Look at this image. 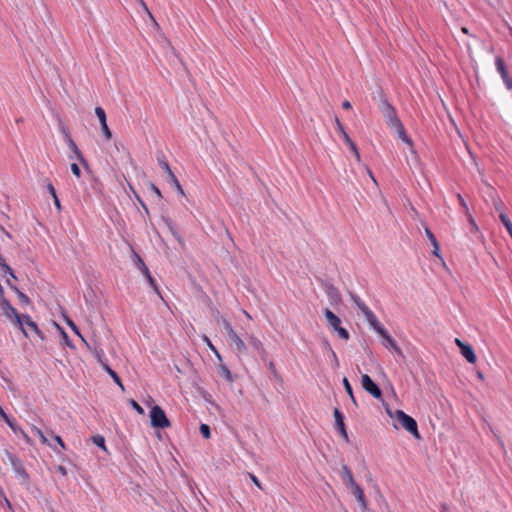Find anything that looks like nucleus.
<instances>
[{"instance_id":"f257e3e1","label":"nucleus","mask_w":512,"mask_h":512,"mask_svg":"<svg viewBox=\"0 0 512 512\" xmlns=\"http://www.w3.org/2000/svg\"><path fill=\"white\" fill-rule=\"evenodd\" d=\"M386 412L392 419H395L402 428L411 433L415 438H420L417 423L411 416L407 415L402 410L393 411L389 407H386Z\"/></svg>"},{"instance_id":"f03ea898","label":"nucleus","mask_w":512,"mask_h":512,"mask_svg":"<svg viewBox=\"0 0 512 512\" xmlns=\"http://www.w3.org/2000/svg\"><path fill=\"white\" fill-rule=\"evenodd\" d=\"M0 308L3 314L15 325L19 327V329L23 332L26 337H29L30 334L26 328H23V318L17 310L9 303V301L1 297L0 299Z\"/></svg>"},{"instance_id":"7ed1b4c3","label":"nucleus","mask_w":512,"mask_h":512,"mask_svg":"<svg viewBox=\"0 0 512 512\" xmlns=\"http://www.w3.org/2000/svg\"><path fill=\"white\" fill-rule=\"evenodd\" d=\"M324 316L329 327L335 331L340 338L344 340L349 339V332L345 328L341 327V320L336 314H334L330 309L326 308L324 309Z\"/></svg>"},{"instance_id":"20e7f679","label":"nucleus","mask_w":512,"mask_h":512,"mask_svg":"<svg viewBox=\"0 0 512 512\" xmlns=\"http://www.w3.org/2000/svg\"><path fill=\"white\" fill-rule=\"evenodd\" d=\"M150 419L151 425L154 428L164 429L170 426V421L168 420L164 410L158 405L152 407L150 411Z\"/></svg>"},{"instance_id":"39448f33","label":"nucleus","mask_w":512,"mask_h":512,"mask_svg":"<svg viewBox=\"0 0 512 512\" xmlns=\"http://www.w3.org/2000/svg\"><path fill=\"white\" fill-rule=\"evenodd\" d=\"M380 109L386 120L387 125L391 129L401 122L396 114L394 107L387 100L382 101Z\"/></svg>"},{"instance_id":"423d86ee","label":"nucleus","mask_w":512,"mask_h":512,"mask_svg":"<svg viewBox=\"0 0 512 512\" xmlns=\"http://www.w3.org/2000/svg\"><path fill=\"white\" fill-rule=\"evenodd\" d=\"M62 132L64 134V138H65V142L67 144V146L69 147V149L71 150V152L75 155V158L85 167V168H89V165H88V162L86 161V159L84 158L82 152L80 151V149L78 148L77 144L75 143V141L72 139L71 137V134L70 132L65 128V127H62Z\"/></svg>"},{"instance_id":"0eeeda50","label":"nucleus","mask_w":512,"mask_h":512,"mask_svg":"<svg viewBox=\"0 0 512 512\" xmlns=\"http://www.w3.org/2000/svg\"><path fill=\"white\" fill-rule=\"evenodd\" d=\"M335 123H336V127H337L338 132L341 134V136H342L343 140L345 141V143L349 146V148H350L351 152L353 153L356 161L360 162L361 161V156H360L359 150H358L355 142L346 133L343 125L341 124V122L339 121L337 116L335 117Z\"/></svg>"},{"instance_id":"6e6552de","label":"nucleus","mask_w":512,"mask_h":512,"mask_svg":"<svg viewBox=\"0 0 512 512\" xmlns=\"http://www.w3.org/2000/svg\"><path fill=\"white\" fill-rule=\"evenodd\" d=\"M361 385L363 389L376 399H381L382 391L379 386L367 374H362Z\"/></svg>"},{"instance_id":"1a4fd4ad","label":"nucleus","mask_w":512,"mask_h":512,"mask_svg":"<svg viewBox=\"0 0 512 512\" xmlns=\"http://www.w3.org/2000/svg\"><path fill=\"white\" fill-rule=\"evenodd\" d=\"M455 344L460 349L462 356L471 364H474L477 361L476 354L471 345L464 343L460 339H455Z\"/></svg>"},{"instance_id":"9d476101","label":"nucleus","mask_w":512,"mask_h":512,"mask_svg":"<svg viewBox=\"0 0 512 512\" xmlns=\"http://www.w3.org/2000/svg\"><path fill=\"white\" fill-rule=\"evenodd\" d=\"M95 114L100 122L101 130L103 135L107 140H110L112 138L111 130L109 129L107 125V119H106V113L102 107H96L95 108Z\"/></svg>"},{"instance_id":"9b49d317","label":"nucleus","mask_w":512,"mask_h":512,"mask_svg":"<svg viewBox=\"0 0 512 512\" xmlns=\"http://www.w3.org/2000/svg\"><path fill=\"white\" fill-rule=\"evenodd\" d=\"M349 489L350 492L355 496L356 500L359 502L362 510L366 511L367 503L362 488L357 484V482H349Z\"/></svg>"},{"instance_id":"f8f14e48","label":"nucleus","mask_w":512,"mask_h":512,"mask_svg":"<svg viewBox=\"0 0 512 512\" xmlns=\"http://www.w3.org/2000/svg\"><path fill=\"white\" fill-rule=\"evenodd\" d=\"M392 129H394L396 131L398 137L410 147L411 154L414 156L415 159H417L418 156H417L416 151L413 148V142L406 134V131L404 129L402 122H400L398 125H396Z\"/></svg>"},{"instance_id":"ddd939ff","label":"nucleus","mask_w":512,"mask_h":512,"mask_svg":"<svg viewBox=\"0 0 512 512\" xmlns=\"http://www.w3.org/2000/svg\"><path fill=\"white\" fill-rule=\"evenodd\" d=\"M84 344L86 347L92 352L96 360L100 363L101 367L103 368V365L108 364L106 360L104 359V351L102 348H100L96 343L91 345L88 343L85 339H83Z\"/></svg>"},{"instance_id":"4468645a","label":"nucleus","mask_w":512,"mask_h":512,"mask_svg":"<svg viewBox=\"0 0 512 512\" xmlns=\"http://www.w3.org/2000/svg\"><path fill=\"white\" fill-rule=\"evenodd\" d=\"M228 338L230 342L235 345L236 352L238 355H243L247 352V345L244 343V341L237 335L236 332H231L230 335H228Z\"/></svg>"},{"instance_id":"2eb2a0df","label":"nucleus","mask_w":512,"mask_h":512,"mask_svg":"<svg viewBox=\"0 0 512 512\" xmlns=\"http://www.w3.org/2000/svg\"><path fill=\"white\" fill-rule=\"evenodd\" d=\"M334 418H335V424L336 429L340 432V434L343 436V438L348 441V435L344 424V417L343 414L340 412L338 408H335L334 411Z\"/></svg>"},{"instance_id":"dca6fc26","label":"nucleus","mask_w":512,"mask_h":512,"mask_svg":"<svg viewBox=\"0 0 512 512\" xmlns=\"http://www.w3.org/2000/svg\"><path fill=\"white\" fill-rule=\"evenodd\" d=\"M381 337L383 338V345L386 348L392 349L398 356H400L402 358L405 357L401 348L397 345L395 340L388 334L387 331L385 332L384 335H381Z\"/></svg>"},{"instance_id":"f3484780","label":"nucleus","mask_w":512,"mask_h":512,"mask_svg":"<svg viewBox=\"0 0 512 512\" xmlns=\"http://www.w3.org/2000/svg\"><path fill=\"white\" fill-rule=\"evenodd\" d=\"M22 318H23V328H25V326H26L31 332H33L41 340H43L44 335H43L42 331L38 328L37 324L31 319V317L28 315H22Z\"/></svg>"},{"instance_id":"a211bd4d","label":"nucleus","mask_w":512,"mask_h":512,"mask_svg":"<svg viewBox=\"0 0 512 512\" xmlns=\"http://www.w3.org/2000/svg\"><path fill=\"white\" fill-rule=\"evenodd\" d=\"M10 459H11V464H12L13 470L15 472V476L17 478H27L28 475L26 474L21 461H19L16 458H13V457H10Z\"/></svg>"},{"instance_id":"6ab92c4d","label":"nucleus","mask_w":512,"mask_h":512,"mask_svg":"<svg viewBox=\"0 0 512 512\" xmlns=\"http://www.w3.org/2000/svg\"><path fill=\"white\" fill-rule=\"evenodd\" d=\"M425 234L428 237V239L430 240V244H432V246L434 248L433 252H432L433 255H435L438 258H442L441 254H440L439 243H438L436 237L434 236V234L428 228H425Z\"/></svg>"},{"instance_id":"aec40b11","label":"nucleus","mask_w":512,"mask_h":512,"mask_svg":"<svg viewBox=\"0 0 512 512\" xmlns=\"http://www.w3.org/2000/svg\"><path fill=\"white\" fill-rule=\"evenodd\" d=\"M248 344L261 355H265L266 351L263 347L262 342L255 336L251 335L248 337Z\"/></svg>"},{"instance_id":"412c9836","label":"nucleus","mask_w":512,"mask_h":512,"mask_svg":"<svg viewBox=\"0 0 512 512\" xmlns=\"http://www.w3.org/2000/svg\"><path fill=\"white\" fill-rule=\"evenodd\" d=\"M103 369L111 376L113 381L120 387V389L124 391V385L118 374L108 364L103 365Z\"/></svg>"},{"instance_id":"4be33fe9","label":"nucleus","mask_w":512,"mask_h":512,"mask_svg":"<svg viewBox=\"0 0 512 512\" xmlns=\"http://www.w3.org/2000/svg\"><path fill=\"white\" fill-rule=\"evenodd\" d=\"M166 181L171 184L172 186H174L176 188V190L181 194V195H184V191L182 189V186L180 185L178 179L176 178L175 174L173 173V171H169V175L165 177Z\"/></svg>"},{"instance_id":"5701e85b","label":"nucleus","mask_w":512,"mask_h":512,"mask_svg":"<svg viewBox=\"0 0 512 512\" xmlns=\"http://www.w3.org/2000/svg\"><path fill=\"white\" fill-rule=\"evenodd\" d=\"M326 293L330 300L334 303H338L341 301V296L337 288L332 285L327 286Z\"/></svg>"},{"instance_id":"b1692460","label":"nucleus","mask_w":512,"mask_h":512,"mask_svg":"<svg viewBox=\"0 0 512 512\" xmlns=\"http://www.w3.org/2000/svg\"><path fill=\"white\" fill-rule=\"evenodd\" d=\"M7 284L17 294V297H18L20 303H22L24 305L30 304V299L26 294L21 292L16 286L12 285L9 280H7Z\"/></svg>"},{"instance_id":"393cba45","label":"nucleus","mask_w":512,"mask_h":512,"mask_svg":"<svg viewBox=\"0 0 512 512\" xmlns=\"http://www.w3.org/2000/svg\"><path fill=\"white\" fill-rule=\"evenodd\" d=\"M499 218L512 238V222L510 221L509 217L504 212H501Z\"/></svg>"},{"instance_id":"a878e982","label":"nucleus","mask_w":512,"mask_h":512,"mask_svg":"<svg viewBox=\"0 0 512 512\" xmlns=\"http://www.w3.org/2000/svg\"><path fill=\"white\" fill-rule=\"evenodd\" d=\"M0 267L4 274H9L12 278L16 279L13 270L8 264H6L4 258L0 255Z\"/></svg>"},{"instance_id":"bb28decb","label":"nucleus","mask_w":512,"mask_h":512,"mask_svg":"<svg viewBox=\"0 0 512 512\" xmlns=\"http://www.w3.org/2000/svg\"><path fill=\"white\" fill-rule=\"evenodd\" d=\"M343 386L345 388V391L347 392V394L349 395V397L351 398L352 402L357 405V402H356V399L354 397V394H353V390H352V387L348 381V379L346 377L343 378Z\"/></svg>"},{"instance_id":"cd10ccee","label":"nucleus","mask_w":512,"mask_h":512,"mask_svg":"<svg viewBox=\"0 0 512 512\" xmlns=\"http://www.w3.org/2000/svg\"><path fill=\"white\" fill-rule=\"evenodd\" d=\"M495 65H496V69L500 73V75L505 74V72H507L506 65L501 57H496Z\"/></svg>"},{"instance_id":"c85d7f7f","label":"nucleus","mask_w":512,"mask_h":512,"mask_svg":"<svg viewBox=\"0 0 512 512\" xmlns=\"http://www.w3.org/2000/svg\"><path fill=\"white\" fill-rule=\"evenodd\" d=\"M369 324L380 336L385 334L386 330L381 326L377 317Z\"/></svg>"},{"instance_id":"c756f323","label":"nucleus","mask_w":512,"mask_h":512,"mask_svg":"<svg viewBox=\"0 0 512 512\" xmlns=\"http://www.w3.org/2000/svg\"><path fill=\"white\" fill-rule=\"evenodd\" d=\"M220 374L229 382L233 381L232 374L230 370L225 365H220L219 367Z\"/></svg>"},{"instance_id":"7c9ffc66","label":"nucleus","mask_w":512,"mask_h":512,"mask_svg":"<svg viewBox=\"0 0 512 512\" xmlns=\"http://www.w3.org/2000/svg\"><path fill=\"white\" fill-rule=\"evenodd\" d=\"M32 432L37 435L43 444H48V438L45 436L43 431L36 426L32 427Z\"/></svg>"},{"instance_id":"2f4dec72","label":"nucleus","mask_w":512,"mask_h":512,"mask_svg":"<svg viewBox=\"0 0 512 512\" xmlns=\"http://www.w3.org/2000/svg\"><path fill=\"white\" fill-rule=\"evenodd\" d=\"M134 258L137 260L138 263H141V272L146 276V278L148 277V275H151L147 266L145 265V263L143 262V260L141 259V257L134 253Z\"/></svg>"},{"instance_id":"473e14b6","label":"nucleus","mask_w":512,"mask_h":512,"mask_svg":"<svg viewBox=\"0 0 512 512\" xmlns=\"http://www.w3.org/2000/svg\"><path fill=\"white\" fill-rule=\"evenodd\" d=\"M134 258L137 260L138 263H141V272L146 276V278L148 277V275H151L147 266L145 265V263L143 262V260L141 259V257L134 253Z\"/></svg>"},{"instance_id":"72a5a7b5","label":"nucleus","mask_w":512,"mask_h":512,"mask_svg":"<svg viewBox=\"0 0 512 512\" xmlns=\"http://www.w3.org/2000/svg\"><path fill=\"white\" fill-rule=\"evenodd\" d=\"M66 323L67 325L71 328V330L77 334L82 340L84 339V337L81 335L78 327L76 326V324L69 318H66Z\"/></svg>"},{"instance_id":"f704fd0d","label":"nucleus","mask_w":512,"mask_h":512,"mask_svg":"<svg viewBox=\"0 0 512 512\" xmlns=\"http://www.w3.org/2000/svg\"><path fill=\"white\" fill-rule=\"evenodd\" d=\"M325 345H326L327 350L330 353L331 360L334 362L335 366L338 367L339 362H338V358H337L335 351L332 349V347L330 346V344L328 342H326Z\"/></svg>"},{"instance_id":"c9c22d12","label":"nucleus","mask_w":512,"mask_h":512,"mask_svg":"<svg viewBox=\"0 0 512 512\" xmlns=\"http://www.w3.org/2000/svg\"><path fill=\"white\" fill-rule=\"evenodd\" d=\"M200 433L202 434V436L204 438L209 439L211 436L210 427L207 424H201L200 425Z\"/></svg>"},{"instance_id":"e433bc0d","label":"nucleus","mask_w":512,"mask_h":512,"mask_svg":"<svg viewBox=\"0 0 512 512\" xmlns=\"http://www.w3.org/2000/svg\"><path fill=\"white\" fill-rule=\"evenodd\" d=\"M341 476L344 480H353V475L347 466L342 467Z\"/></svg>"},{"instance_id":"4c0bfd02","label":"nucleus","mask_w":512,"mask_h":512,"mask_svg":"<svg viewBox=\"0 0 512 512\" xmlns=\"http://www.w3.org/2000/svg\"><path fill=\"white\" fill-rule=\"evenodd\" d=\"M92 440H93L94 444L105 449V439L103 436H101V435L93 436Z\"/></svg>"},{"instance_id":"58836bf2","label":"nucleus","mask_w":512,"mask_h":512,"mask_svg":"<svg viewBox=\"0 0 512 512\" xmlns=\"http://www.w3.org/2000/svg\"><path fill=\"white\" fill-rule=\"evenodd\" d=\"M159 165L162 168V170L165 171L166 176L169 175V171H172L168 162L165 159H158Z\"/></svg>"},{"instance_id":"ea45409f","label":"nucleus","mask_w":512,"mask_h":512,"mask_svg":"<svg viewBox=\"0 0 512 512\" xmlns=\"http://www.w3.org/2000/svg\"><path fill=\"white\" fill-rule=\"evenodd\" d=\"M350 298L357 308L364 304V302L354 293H350Z\"/></svg>"},{"instance_id":"a19ab883","label":"nucleus","mask_w":512,"mask_h":512,"mask_svg":"<svg viewBox=\"0 0 512 512\" xmlns=\"http://www.w3.org/2000/svg\"><path fill=\"white\" fill-rule=\"evenodd\" d=\"M222 323H223V326L227 332V336L231 334V332H235L234 329L232 328L230 322L227 320V319H222Z\"/></svg>"},{"instance_id":"79ce46f5","label":"nucleus","mask_w":512,"mask_h":512,"mask_svg":"<svg viewBox=\"0 0 512 512\" xmlns=\"http://www.w3.org/2000/svg\"><path fill=\"white\" fill-rule=\"evenodd\" d=\"M130 405L140 414H144V409L135 400H130Z\"/></svg>"},{"instance_id":"37998d69","label":"nucleus","mask_w":512,"mask_h":512,"mask_svg":"<svg viewBox=\"0 0 512 512\" xmlns=\"http://www.w3.org/2000/svg\"><path fill=\"white\" fill-rule=\"evenodd\" d=\"M57 472L59 473V476L60 477H67L69 476L68 474V471H67V468L65 466H62V465H59L57 468H56Z\"/></svg>"},{"instance_id":"c03bdc74","label":"nucleus","mask_w":512,"mask_h":512,"mask_svg":"<svg viewBox=\"0 0 512 512\" xmlns=\"http://www.w3.org/2000/svg\"><path fill=\"white\" fill-rule=\"evenodd\" d=\"M71 171L72 173L77 177L79 178L81 176V171H80V168L78 166V164L76 163H72L71 164Z\"/></svg>"},{"instance_id":"a18cd8bd","label":"nucleus","mask_w":512,"mask_h":512,"mask_svg":"<svg viewBox=\"0 0 512 512\" xmlns=\"http://www.w3.org/2000/svg\"><path fill=\"white\" fill-rule=\"evenodd\" d=\"M457 198L459 200L461 207L465 210V213L466 214L469 213L468 205H467L466 201L463 199V197L460 194H458Z\"/></svg>"},{"instance_id":"49530a36","label":"nucleus","mask_w":512,"mask_h":512,"mask_svg":"<svg viewBox=\"0 0 512 512\" xmlns=\"http://www.w3.org/2000/svg\"><path fill=\"white\" fill-rule=\"evenodd\" d=\"M147 280L149 281V283L153 287V289L156 291V293L161 297L154 278L151 275H148Z\"/></svg>"},{"instance_id":"de8ad7c7","label":"nucleus","mask_w":512,"mask_h":512,"mask_svg":"<svg viewBox=\"0 0 512 512\" xmlns=\"http://www.w3.org/2000/svg\"><path fill=\"white\" fill-rule=\"evenodd\" d=\"M147 280L149 281V283L153 287V289L156 291V293L161 297L154 278L151 275H148Z\"/></svg>"},{"instance_id":"09e8293b","label":"nucleus","mask_w":512,"mask_h":512,"mask_svg":"<svg viewBox=\"0 0 512 512\" xmlns=\"http://www.w3.org/2000/svg\"><path fill=\"white\" fill-rule=\"evenodd\" d=\"M170 230L172 232V234L175 236V238L177 239V241L183 245L184 244V241L182 239V237L178 234V232L170 225Z\"/></svg>"},{"instance_id":"8fccbe9b","label":"nucleus","mask_w":512,"mask_h":512,"mask_svg":"<svg viewBox=\"0 0 512 512\" xmlns=\"http://www.w3.org/2000/svg\"><path fill=\"white\" fill-rule=\"evenodd\" d=\"M493 204H494L495 209H496L497 211H499V214H500L501 212H503V209H502V205H503V204H502V202H501L499 199H494Z\"/></svg>"},{"instance_id":"3c124183","label":"nucleus","mask_w":512,"mask_h":512,"mask_svg":"<svg viewBox=\"0 0 512 512\" xmlns=\"http://www.w3.org/2000/svg\"><path fill=\"white\" fill-rule=\"evenodd\" d=\"M136 1H137V2H138V3H139V4L144 8V10L147 12V14L149 15V17H150L152 20H154V18H153V16H152L151 12L149 11V9H148V7H147L146 3H145L143 0H136Z\"/></svg>"},{"instance_id":"603ef678","label":"nucleus","mask_w":512,"mask_h":512,"mask_svg":"<svg viewBox=\"0 0 512 512\" xmlns=\"http://www.w3.org/2000/svg\"><path fill=\"white\" fill-rule=\"evenodd\" d=\"M364 316L368 323H371L376 318L375 314L371 310L367 312Z\"/></svg>"},{"instance_id":"864d4df0","label":"nucleus","mask_w":512,"mask_h":512,"mask_svg":"<svg viewBox=\"0 0 512 512\" xmlns=\"http://www.w3.org/2000/svg\"><path fill=\"white\" fill-rule=\"evenodd\" d=\"M1 418L15 431L16 428L13 422L10 420L9 416L5 413V416H1Z\"/></svg>"},{"instance_id":"5fc2aeb1","label":"nucleus","mask_w":512,"mask_h":512,"mask_svg":"<svg viewBox=\"0 0 512 512\" xmlns=\"http://www.w3.org/2000/svg\"><path fill=\"white\" fill-rule=\"evenodd\" d=\"M1 418L15 431L16 428L13 422L10 420L9 416L5 413V416H1Z\"/></svg>"},{"instance_id":"6e6d98bb","label":"nucleus","mask_w":512,"mask_h":512,"mask_svg":"<svg viewBox=\"0 0 512 512\" xmlns=\"http://www.w3.org/2000/svg\"><path fill=\"white\" fill-rule=\"evenodd\" d=\"M467 216H468V220H469V222H470V224H471L472 228H473L474 230H478V226H477V224H476V222H475L474 218L472 217V215H471L470 213H467Z\"/></svg>"},{"instance_id":"4d7b16f0","label":"nucleus","mask_w":512,"mask_h":512,"mask_svg":"<svg viewBox=\"0 0 512 512\" xmlns=\"http://www.w3.org/2000/svg\"><path fill=\"white\" fill-rule=\"evenodd\" d=\"M47 189L52 196H56V190L51 182L48 183Z\"/></svg>"},{"instance_id":"13d9d810","label":"nucleus","mask_w":512,"mask_h":512,"mask_svg":"<svg viewBox=\"0 0 512 512\" xmlns=\"http://www.w3.org/2000/svg\"><path fill=\"white\" fill-rule=\"evenodd\" d=\"M55 441L59 444L62 449H65V444L59 435L54 436Z\"/></svg>"},{"instance_id":"bf43d9fd","label":"nucleus","mask_w":512,"mask_h":512,"mask_svg":"<svg viewBox=\"0 0 512 512\" xmlns=\"http://www.w3.org/2000/svg\"><path fill=\"white\" fill-rule=\"evenodd\" d=\"M62 335H63V339H64V341H65V344H66L67 346H69V347H72V343H71V341H70V339H69L68 335H67V334H66V332H65V331H63V330H62Z\"/></svg>"},{"instance_id":"052dcab7","label":"nucleus","mask_w":512,"mask_h":512,"mask_svg":"<svg viewBox=\"0 0 512 512\" xmlns=\"http://www.w3.org/2000/svg\"><path fill=\"white\" fill-rule=\"evenodd\" d=\"M204 341L206 342L207 346L213 351V352H216V348L214 347V345L212 344V342L210 341V339L208 337H204Z\"/></svg>"},{"instance_id":"680f3d73","label":"nucleus","mask_w":512,"mask_h":512,"mask_svg":"<svg viewBox=\"0 0 512 512\" xmlns=\"http://www.w3.org/2000/svg\"><path fill=\"white\" fill-rule=\"evenodd\" d=\"M151 189L157 195V197H159V198L162 197V194H161L160 190L155 185L152 184L151 185Z\"/></svg>"},{"instance_id":"e2e57ef3","label":"nucleus","mask_w":512,"mask_h":512,"mask_svg":"<svg viewBox=\"0 0 512 512\" xmlns=\"http://www.w3.org/2000/svg\"><path fill=\"white\" fill-rule=\"evenodd\" d=\"M358 309L365 315L367 312L370 311V309L364 304H362Z\"/></svg>"},{"instance_id":"0e129e2a","label":"nucleus","mask_w":512,"mask_h":512,"mask_svg":"<svg viewBox=\"0 0 512 512\" xmlns=\"http://www.w3.org/2000/svg\"><path fill=\"white\" fill-rule=\"evenodd\" d=\"M140 488H141V486L139 484H135V486L132 488V490L135 493H137L139 496H141Z\"/></svg>"},{"instance_id":"69168bd1","label":"nucleus","mask_w":512,"mask_h":512,"mask_svg":"<svg viewBox=\"0 0 512 512\" xmlns=\"http://www.w3.org/2000/svg\"><path fill=\"white\" fill-rule=\"evenodd\" d=\"M504 83H505V85H506V87H507L508 89H512V79H511V78L506 79V80L504 81Z\"/></svg>"},{"instance_id":"338daca9","label":"nucleus","mask_w":512,"mask_h":512,"mask_svg":"<svg viewBox=\"0 0 512 512\" xmlns=\"http://www.w3.org/2000/svg\"><path fill=\"white\" fill-rule=\"evenodd\" d=\"M53 198H54V204H55V206H56L58 209H60V208H61V205H60V201H59V199H58L57 195H56V196H53Z\"/></svg>"},{"instance_id":"774afa93","label":"nucleus","mask_w":512,"mask_h":512,"mask_svg":"<svg viewBox=\"0 0 512 512\" xmlns=\"http://www.w3.org/2000/svg\"><path fill=\"white\" fill-rule=\"evenodd\" d=\"M342 107H343L344 109H350V108H351V103H350L349 101H347V100H346V101H344V102L342 103Z\"/></svg>"}]
</instances>
